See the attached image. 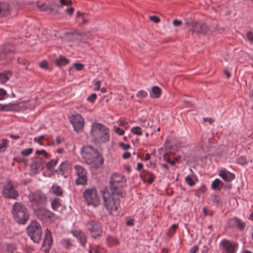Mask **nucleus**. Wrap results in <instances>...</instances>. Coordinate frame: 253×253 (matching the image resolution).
<instances>
[{"label":"nucleus","instance_id":"obj_32","mask_svg":"<svg viewBox=\"0 0 253 253\" xmlns=\"http://www.w3.org/2000/svg\"><path fill=\"white\" fill-rule=\"evenodd\" d=\"M61 206V200L58 198H54L51 202V207L54 211L57 210Z\"/></svg>","mask_w":253,"mask_h":253},{"label":"nucleus","instance_id":"obj_42","mask_svg":"<svg viewBox=\"0 0 253 253\" xmlns=\"http://www.w3.org/2000/svg\"><path fill=\"white\" fill-rule=\"evenodd\" d=\"M60 5H56V9L55 10V13H58L59 9L60 8H62L64 5L67 6V0H60Z\"/></svg>","mask_w":253,"mask_h":253},{"label":"nucleus","instance_id":"obj_43","mask_svg":"<svg viewBox=\"0 0 253 253\" xmlns=\"http://www.w3.org/2000/svg\"><path fill=\"white\" fill-rule=\"evenodd\" d=\"M147 92L144 90H141L139 91L136 94L137 97L139 98L146 97L147 96Z\"/></svg>","mask_w":253,"mask_h":253},{"label":"nucleus","instance_id":"obj_21","mask_svg":"<svg viewBox=\"0 0 253 253\" xmlns=\"http://www.w3.org/2000/svg\"><path fill=\"white\" fill-rule=\"evenodd\" d=\"M218 174L220 177L227 182L231 181L235 178L234 174L226 170L225 169L220 170Z\"/></svg>","mask_w":253,"mask_h":253},{"label":"nucleus","instance_id":"obj_18","mask_svg":"<svg viewBox=\"0 0 253 253\" xmlns=\"http://www.w3.org/2000/svg\"><path fill=\"white\" fill-rule=\"evenodd\" d=\"M37 6L42 11L48 12L49 14H51L53 12H55L56 9V5L54 2L47 4H46L45 3L41 4L38 3Z\"/></svg>","mask_w":253,"mask_h":253},{"label":"nucleus","instance_id":"obj_49","mask_svg":"<svg viewBox=\"0 0 253 253\" xmlns=\"http://www.w3.org/2000/svg\"><path fill=\"white\" fill-rule=\"evenodd\" d=\"M114 129L115 132L119 135H123L125 133L124 130L119 127L114 126Z\"/></svg>","mask_w":253,"mask_h":253},{"label":"nucleus","instance_id":"obj_64","mask_svg":"<svg viewBox=\"0 0 253 253\" xmlns=\"http://www.w3.org/2000/svg\"><path fill=\"white\" fill-rule=\"evenodd\" d=\"M131 154L128 152H126L124 153L122 156V157L124 159H127L130 157Z\"/></svg>","mask_w":253,"mask_h":253},{"label":"nucleus","instance_id":"obj_33","mask_svg":"<svg viewBox=\"0 0 253 253\" xmlns=\"http://www.w3.org/2000/svg\"><path fill=\"white\" fill-rule=\"evenodd\" d=\"M8 74H9L10 75H11L10 71L0 73V81L1 83L4 84L9 80V78L8 76Z\"/></svg>","mask_w":253,"mask_h":253},{"label":"nucleus","instance_id":"obj_46","mask_svg":"<svg viewBox=\"0 0 253 253\" xmlns=\"http://www.w3.org/2000/svg\"><path fill=\"white\" fill-rule=\"evenodd\" d=\"M106 252L104 248L96 246L94 249V253H104Z\"/></svg>","mask_w":253,"mask_h":253},{"label":"nucleus","instance_id":"obj_14","mask_svg":"<svg viewBox=\"0 0 253 253\" xmlns=\"http://www.w3.org/2000/svg\"><path fill=\"white\" fill-rule=\"evenodd\" d=\"M75 169L78 175L76 180L77 185H85L87 183L86 171L85 169L81 166H75Z\"/></svg>","mask_w":253,"mask_h":253},{"label":"nucleus","instance_id":"obj_54","mask_svg":"<svg viewBox=\"0 0 253 253\" xmlns=\"http://www.w3.org/2000/svg\"><path fill=\"white\" fill-rule=\"evenodd\" d=\"M40 66L43 69H47L48 67V63L46 61H42L39 64Z\"/></svg>","mask_w":253,"mask_h":253},{"label":"nucleus","instance_id":"obj_1","mask_svg":"<svg viewBox=\"0 0 253 253\" xmlns=\"http://www.w3.org/2000/svg\"><path fill=\"white\" fill-rule=\"evenodd\" d=\"M125 192H115L105 189L102 191V197L104 205L107 210L112 214L116 215L118 214V209L120 207V197H125Z\"/></svg>","mask_w":253,"mask_h":253},{"label":"nucleus","instance_id":"obj_5","mask_svg":"<svg viewBox=\"0 0 253 253\" xmlns=\"http://www.w3.org/2000/svg\"><path fill=\"white\" fill-rule=\"evenodd\" d=\"M126 181V178L122 174L114 173L112 174L110 181V187L106 189L118 193L124 192L122 188L125 186Z\"/></svg>","mask_w":253,"mask_h":253},{"label":"nucleus","instance_id":"obj_60","mask_svg":"<svg viewBox=\"0 0 253 253\" xmlns=\"http://www.w3.org/2000/svg\"><path fill=\"white\" fill-rule=\"evenodd\" d=\"M199 249V247L197 245H194L189 251L188 253H196Z\"/></svg>","mask_w":253,"mask_h":253},{"label":"nucleus","instance_id":"obj_62","mask_svg":"<svg viewBox=\"0 0 253 253\" xmlns=\"http://www.w3.org/2000/svg\"><path fill=\"white\" fill-rule=\"evenodd\" d=\"M66 12L69 15H72L74 11V8L72 7L67 8L65 10Z\"/></svg>","mask_w":253,"mask_h":253},{"label":"nucleus","instance_id":"obj_63","mask_svg":"<svg viewBox=\"0 0 253 253\" xmlns=\"http://www.w3.org/2000/svg\"><path fill=\"white\" fill-rule=\"evenodd\" d=\"M100 81H97L94 83V85L95 86V87L94 88V90H99L100 88Z\"/></svg>","mask_w":253,"mask_h":253},{"label":"nucleus","instance_id":"obj_24","mask_svg":"<svg viewBox=\"0 0 253 253\" xmlns=\"http://www.w3.org/2000/svg\"><path fill=\"white\" fill-rule=\"evenodd\" d=\"M69 60L67 58L62 56H60L55 60L56 64L58 67L66 65L69 63Z\"/></svg>","mask_w":253,"mask_h":253},{"label":"nucleus","instance_id":"obj_36","mask_svg":"<svg viewBox=\"0 0 253 253\" xmlns=\"http://www.w3.org/2000/svg\"><path fill=\"white\" fill-rule=\"evenodd\" d=\"M131 132L132 133L137 135H141L142 134V131L141 127L139 126L132 127L131 129Z\"/></svg>","mask_w":253,"mask_h":253},{"label":"nucleus","instance_id":"obj_6","mask_svg":"<svg viewBox=\"0 0 253 253\" xmlns=\"http://www.w3.org/2000/svg\"><path fill=\"white\" fill-rule=\"evenodd\" d=\"M26 230L31 239L34 243H39L42 236V230L40 224L36 220H32Z\"/></svg>","mask_w":253,"mask_h":253},{"label":"nucleus","instance_id":"obj_57","mask_svg":"<svg viewBox=\"0 0 253 253\" xmlns=\"http://www.w3.org/2000/svg\"><path fill=\"white\" fill-rule=\"evenodd\" d=\"M44 138H45V136L44 135H41L39 137H35L34 139V141L35 142L39 143L40 144H42V143H41L40 142V141L42 140H43V139H44Z\"/></svg>","mask_w":253,"mask_h":253},{"label":"nucleus","instance_id":"obj_51","mask_svg":"<svg viewBox=\"0 0 253 253\" xmlns=\"http://www.w3.org/2000/svg\"><path fill=\"white\" fill-rule=\"evenodd\" d=\"M96 94L95 93H92L89 96L87 99V100L90 102H94L96 99Z\"/></svg>","mask_w":253,"mask_h":253},{"label":"nucleus","instance_id":"obj_52","mask_svg":"<svg viewBox=\"0 0 253 253\" xmlns=\"http://www.w3.org/2000/svg\"><path fill=\"white\" fill-rule=\"evenodd\" d=\"M7 145V140L6 139H3L1 142L0 143V150L6 148Z\"/></svg>","mask_w":253,"mask_h":253},{"label":"nucleus","instance_id":"obj_48","mask_svg":"<svg viewBox=\"0 0 253 253\" xmlns=\"http://www.w3.org/2000/svg\"><path fill=\"white\" fill-rule=\"evenodd\" d=\"M6 95V91L3 88H0V100H2L5 99Z\"/></svg>","mask_w":253,"mask_h":253},{"label":"nucleus","instance_id":"obj_13","mask_svg":"<svg viewBox=\"0 0 253 253\" xmlns=\"http://www.w3.org/2000/svg\"><path fill=\"white\" fill-rule=\"evenodd\" d=\"M220 246L225 253H235L238 248L237 242H231L227 239L222 240L220 243Z\"/></svg>","mask_w":253,"mask_h":253},{"label":"nucleus","instance_id":"obj_12","mask_svg":"<svg viewBox=\"0 0 253 253\" xmlns=\"http://www.w3.org/2000/svg\"><path fill=\"white\" fill-rule=\"evenodd\" d=\"M186 24L189 30L198 34H207L210 30L209 26L204 23L193 22L191 23L187 22Z\"/></svg>","mask_w":253,"mask_h":253},{"label":"nucleus","instance_id":"obj_25","mask_svg":"<svg viewBox=\"0 0 253 253\" xmlns=\"http://www.w3.org/2000/svg\"><path fill=\"white\" fill-rule=\"evenodd\" d=\"M144 177L145 179H147V182L149 184L152 183L154 181V175L150 171L143 170Z\"/></svg>","mask_w":253,"mask_h":253},{"label":"nucleus","instance_id":"obj_17","mask_svg":"<svg viewBox=\"0 0 253 253\" xmlns=\"http://www.w3.org/2000/svg\"><path fill=\"white\" fill-rule=\"evenodd\" d=\"M71 233L79 241L80 245L84 248H85L87 237L86 235L81 230H71Z\"/></svg>","mask_w":253,"mask_h":253},{"label":"nucleus","instance_id":"obj_10","mask_svg":"<svg viewBox=\"0 0 253 253\" xmlns=\"http://www.w3.org/2000/svg\"><path fill=\"white\" fill-rule=\"evenodd\" d=\"M1 195L5 199L16 200L19 196L18 191L15 189L12 182L9 180L3 186L1 190Z\"/></svg>","mask_w":253,"mask_h":253},{"label":"nucleus","instance_id":"obj_38","mask_svg":"<svg viewBox=\"0 0 253 253\" xmlns=\"http://www.w3.org/2000/svg\"><path fill=\"white\" fill-rule=\"evenodd\" d=\"M32 169L36 171H41L42 170V163L41 162H35L32 165Z\"/></svg>","mask_w":253,"mask_h":253},{"label":"nucleus","instance_id":"obj_28","mask_svg":"<svg viewBox=\"0 0 253 253\" xmlns=\"http://www.w3.org/2000/svg\"><path fill=\"white\" fill-rule=\"evenodd\" d=\"M161 92L162 90L159 87L154 86L152 88V93H150V96L153 98H159L161 95Z\"/></svg>","mask_w":253,"mask_h":253},{"label":"nucleus","instance_id":"obj_34","mask_svg":"<svg viewBox=\"0 0 253 253\" xmlns=\"http://www.w3.org/2000/svg\"><path fill=\"white\" fill-rule=\"evenodd\" d=\"M84 15V13H82L80 11H78L77 13L76 17L77 18H80L82 20L81 22L79 24V25L80 26L88 23V21L85 18Z\"/></svg>","mask_w":253,"mask_h":253},{"label":"nucleus","instance_id":"obj_41","mask_svg":"<svg viewBox=\"0 0 253 253\" xmlns=\"http://www.w3.org/2000/svg\"><path fill=\"white\" fill-rule=\"evenodd\" d=\"M36 154L38 155H43L44 157L45 158H49L50 157V155H49V154L47 152H46L44 150H37L36 151Z\"/></svg>","mask_w":253,"mask_h":253},{"label":"nucleus","instance_id":"obj_16","mask_svg":"<svg viewBox=\"0 0 253 253\" xmlns=\"http://www.w3.org/2000/svg\"><path fill=\"white\" fill-rule=\"evenodd\" d=\"M246 225L245 222L237 217L231 218L228 221V225L229 227H237L241 230L245 228Z\"/></svg>","mask_w":253,"mask_h":253},{"label":"nucleus","instance_id":"obj_7","mask_svg":"<svg viewBox=\"0 0 253 253\" xmlns=\"http://www.w3.org/2000/svg\"><path fill=\"white\" fill-rule=\"evenodd\" d=\"M18 8L17 2L10 4L8 2L0 0V17L16 14Z\"/></svg>","mask_w":253,"mask_h":253},{"label":"nucleus","instance_id":"obj_31","mask_svg":"<svg viewBox=\"0 0 253 253\" xmlns=\"http://www.w3.org/2000/svg\"><path fill=\"white\" fill-rule=\"evenodd\" d=\"M52 190L53 193L58 196H60L63 194L62 188L57 185H53L52 187Z\"/></svg>","mask_w":253,"mask_h":253},{"label":"nucleus","instance_id":"obj_3","mask_svg":"<svg viewBox=\"0 0 253 253\" xmlns=\"http://www.w3.org/2000/svg\"><path fill=\"white\" fill-rule=\"evenodd\" d=\"M90 133L94 139L99 142L105 143L110 139L109 128L100 123L92 124Z\"/></svg>","mask_w":253,"mask_h":253},{"label":"nucleus","instance_id":"obj_45","mask_svg":"<svg viewBox=\"0 0 253 253\" xmlns=\"http://www.w3.org/2000/svg\"><path fill=\"white\" fill-rule=\"evenodd\" d=\"M185 182L190 186H192L195 184L193 179L189 175L185 177Z\"/></svg>","mask_w":253,"mask_h":253},{"label":"nucleus","instance_id":"obj_11","mask_svg":"<svg viewBox=\"0 0 253 253\" xmlns=\"http://www.w3.org/2000/svg\"><path fill=\"white\" fill-rule=\"evenodd\" d=\"M84 197L87 205L97 207L100 203V197L96 189H86L84 192Z\"/></svg>","mask_w":253,"mask_h":253},{"label":"nucleus","instance_id":"obj_2","mask_svg":"<svg viewBox=\"0 0 253 253\" xmlns=\"http://www.w3.org/2000/svg\"><path fill=\"white\" fill-rule=\"evenodd\" d=\"M83 158L87 164L97 169L102 165L104 159L98 151L90 145L84 146L81 149Z\"/></svg>","mask_w":253,"mask_h":253},{"label":"nucleus","instance_id":"obj_4","mask_svg":"<svg viewBox=\"0 0 253 253\" xmlns=\"http://www.w3.org/2000/svg\"><path fill=\"white\" fill-rule=\"evenodd\" d=\"M11 213L14 220L20 224H25L29 218V212L22 203H14L12 207Z\"/></svg>","mask_w":253,"mask_h":253},{"label":"nucleus","instance_id":"obj_23","mask_svg":"<svg viewBox=\"0 0 253 253\" xmlns=\"http://www.w3.org/2000/svg\"><path fill=\"white\" fill-rule=\"evenodd\" d=\"M69 163L68 161L63 162L59 166V168L54 170V172L58 175L63 176L68 169Z\"/></svg>","mask_w":253,"mask_h":253},{"label":"nucleus","instance_id":"obj_61","mask_svg":"<svg viewBox=\"0 0 253 253\" xmlns=\"http://www.w3.org/2000/svg\"><path fill=\"white\" fill-rule=\"evenodd\" d=\"M172 23L174 26L178 27L182 25V22L180 20L175 19L173 21Z\"/></svg>","mask_w":253,"mask_h":253},{"label":"nucleus","instance_id":"obj_19","mask_svg":"<svg viewBox=\"0 0 253 253\" xmlns=\"http://www.w3.org/2000/svg\"><path fill=\"white\" fill-rule=\"evenodd\" d=\"M40 214L42 219L48 221H54L57 219V216L55 214L47 210H42L40 211Z\"/></svg>","mask_w":253,"mask_h":253},{"label":"nucleus","instance_id":"obj_47","mask_svg":"<svg viewBox=\"0 0 253 253\" xmlns=\"http://www.w3.org/2000/svg\"><path fill=\"white\" fill-rule=\"evenodd\" d=\"M18 62L19 64L25 66L26 68H27V67L29 64V62L27 60L23 58H19L18 59Z\"/></svg>","mask_w":253,"mask_h":253},{"label":"nucleus","instance_id":"obj_37","mask_svg":"<svg viewBox=\"0 0 253 253\" xmlns=\"http://www.w3.org/2000/svg\"><path fill=\"white\" fill-rule=\"evenodd\" d=\"M236 163L241 165H246L248 164L246 157L240 156L236 159Z\"/></svg>","mask_w":253,"mask_h":253},{"label":"nucleus","instance_id":"obj_55","mask_svg":"<svg viewBox=\"0 0 253 253\" xmlns=\"http://www.w3.org/2000/svg\"><path fill=\"white\" fill-rule=\"evenodd\" d=\"M213 202L216 206H218L220 204V199L219 197L216 195L214 196L213 197Z\"/></svg>","mask_w":253,"mask_h":253},{"label":"nucleus","instance_id":"obj_56","mask_svg":"<svg viewBox=\"0 0 253 253\" xmlns=\"http://www.w3.org/2000/svg\"><path fill=\"white\" fill-rule=\"evenodd\" d=\"M74 66L78 71L82 70L84 67V65L81 63H75Z\"/></svg>","mask_w":253,"mask_h":253},{"label":"nucleus","instance_id":"obj_27","mask_svg":"<svg viewBox=\"0 0 253 253\" xmlns=\"http://www.w3.org/2000/svg\"><path fill=\"white\" fill-rule=\"evenodd\" d=\"M106 242L110 247H113L119 244V241L115 237L108 235L106 238Z\"/></svg>","mask_w":253,"mask_h":253},{"label":"nucleus","instance_id":"obj_8","mask_svg":"<svg viewBox=\"0 0 253 253\" xmlns=\"http://www.w3.org/2000/svg\"><path fill=\"white\" fill-rule=\"evenodd\" d=\"M85 225L93 239H97L102 236V228L99 221L95 220H89L87 221Z\"/></svg>","mask_w":253,"mask_h":253},{"label":"nucleus","instance_id":"obj_50","mask_svg":"<svg viewBox=\"0 0 253 253\" xmlns=\"http://www.w3.org/2000/svg\"><path fill=\"white\" fill-rule=\"evenodd\" d=\"M178 226L177 224H174L169 228V234H172L175 232V230L178 228Z\"/></svg>","mask_w":253,"mask_h":253},{"label":"nucleus","instance_id":"obj_15","mask_svg":"<svg viewBox=\"0 0 253 253\" xmlns=\"http://www.w3.org/2000/svg\"><path fill=\"white\" fill-rule=\"evenodd\" d=\"M70 122L73 125L74 130L77 132L79 131L84 127V119L79 114L73 115L71 117Z\"/></svg>","mask_w":253,"mask_h":253},{"label":"nucleus","instance_id":"obj_30","mask_svg":"<svg viewBox=\"0 0 253 253\" xmlns=\"http://www.w3.org/2000/svg\"><path fill=\"white\" fill-rule=\"evenodd\" d=\"M58 159H52L46 164L45 167L47 169L52 171L54 167L57 165Z\"/></svg>","mask_w":253,"mask_h":253},{"label":"nucleus","instance_id":"obj_58","mask_svg":"<svg viewBox=\"0 0 253 253\" xmlns=\"http://www.w3.org/2000/svg\"><path fill=\"white\" fill-rule=\"evenodd\" d=\"M149 18L151 21L156 23H158L160 21V18L156 16H150Z\"/></svg>","mask_w":253,"mask_h":253},{"label":"nucleus","instance_id":"obj_59","mask_svg":"<svg viewBox=\"0 0 253 253\" xmlns=\"http://www.w3.org/2000/svg\"><path fill=\"white\" fill-rule=\"evenodd\" d=\"M203 211L204 215L206 216L212 215L211 211L210 210H208L206 207H204L203 209Z\"/></svg>","mask_w":253,"mask_h":253},{"label":"nucleus","instance_id":"obj_44","mask_svg":"<svg viewBox=\"0 0 253 253\" xmlns=\"http://www.w3.org/2000/svg\"><path fill=\"white\" fill-rule=\"evenodd\" d=\"M247 38L251 43H253V32L248 31L246 34Z\"/></svg>","mask_w":253,"mask_h":253},{"label":"nucleus","instance_id":"obj_39","mask_svg":"<svg viewBox=\"0 0 253 253\" xmlns=\"http://www.w3.org/2000/svg\"><path fill=\"white\" fill-rule=\"evenodd\" d=\"M72 34L73 36H78V40L80 41L81 42H82V37L84 36V34L81 32H80L79 31L76 30L73 32H72ZM83 42H85L84 41H83Z\"/></svg>","mask_w":253,"mask_h":253},{"label":"nucleus","instance_id":"obj_26","mask_svg":"<svg viewBox=\"0 0 253 253\" xmlns=\"http://www.w3.org/2000/svg\"><path fill=\"white\" fill-rule=\"evenodd\" d=\"M211 186L213 190H220L223 186V183L217 178L212 182Z\"/></svg>","mask_w":253,"mask_h":253},{"label":"nucleus","instance_id":"obj_22","mask_svg":"<svg viewBox=\"0 0 253 253\" xmlns=\"http://www.w3.org/2000/svg\"><path fill=\"white\" fill-rule=\"evenodd\" d=\"M14 52V47L13 45L10 44L6 45L4 50L0 54V59L1 60H4L5 59L10 58V57H8L7 55L10 53H13Z\"/></svg>","mask_w":253,"mask_h":253},{"label":"nucleus","instance_id":"obj_40","mask_svg":"<svg viewBox=\"0 0 253 253\" xmlns=\"http://www.w3.org/2000/svg\"><path fill=\"white\" fill-rule=\"evenodd\" d=\"M33 149L32 148L26 149L21 152V154L24 156H28L33 152Z\"/></svg>","mask_w":253,"mask_h":253},{"label":"nucleus","instance_id":"obj_53","mask_svg":"<svg viewBox=\"0 0 253 253\" xmlns=\"http://www.w3.org/2000/svg\"><path fill=\"white\" fill-rule=\"evenodd\" d=\"M119 146L123 149V150H127L130 148V145L129 144H125L123 142H120L119 143Z\"/></svg>","mask_w":253,"mask_h":253},{"label":"nucleus","instance_id":"obj_35","mask_svg":"<svg viewBox=\"0 0 253 253\" xmlns=\"http://www.w3.org/2000/svg\"><path fill=\"white\" fill-rule=\"evenodd\" d=\"M16 250V246L12 243L6 244V251L8 253H14Z\"/></svg>","mask_w":253,"mask_h":253},{"label":"nucleus","instance_id":"obj_9","mask_svg":"<svg viewBox=\"0 0 253 253\" xmlns=\"http://www.w3.org/2000/svg\"><path fill=\"white\" fill-rule=\"evenodd\" d=\"M29 199L34 211L39 210L43 206L46 201L45 195L41 192L33 193L29 196Z\"/></svg>","mask_w":253,"mask_h":253},{"label":"nucleus","instance_id":"obj_29","mask_svg":"<svg viewBox=\"0 0 253 253\" xmlns=\"http://www.w3.org/2000/svg\"><path fill=\"white\" fill-rule=\"evenodd\" d=\"M7 111L18 112L20 108L17 103H9L6 104Z\"/></svg>","mask_w":253,"mask_h":253},{"label":"nucleus","instance_id":"obj_20","mask_svg":"<svg viewBox=\"0 0 253 253\" xmlns=\"http://www.w3.org/2000/svg\"><path fill=\"white\" fill-rule=\"evenodd\" d=\"M53 243V239L52 237V235L50 231L48 229L45 230V234L44 238V241L43 243V246H47V249L45 250L46 251H49V249L52 246Z\"/></svg>","mask_w":253,"mask_h":253}]
</instances>
